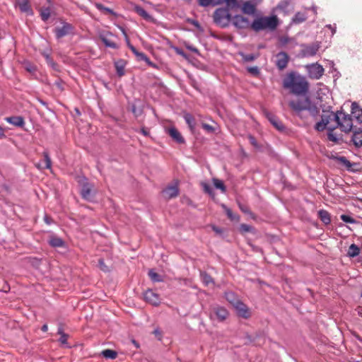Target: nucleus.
<instances>
[{
  "instance_id": "5fc2aeb1",
  "label": "nucleus",
  "mask_w": 362,
  "mask_h": 362,
  "mask_svg": "<svg viewBox=\"0 0 362 362\" xmlns=\"http://www.w3.org/2000/svg\"><path fill=\"white\" fill-rule=\"evenodd\" d=\"M248 139H249V141H250V144H251L254 147H255V148H258V147H259V146H258V144H257V141H256L255 138L253 136H252V135H249V136H248Z\"/></svg>"
},
{
  "instance_id": "423d86ee",
  "label": "nucleus",
  "mask_w": 362,
  "mask_h": 362,
  "mask_svg": "<svg viewBox=\"0 0 362 362\" xmlns=\"http://www.w3.org/2000/svg\"><path fill=\"white\" fill-rule=\"evenodd\" d=\"M309 77L313 79H320L324 74L325 69L322 65L314 63L306 66Z\"/></svg>"
},
{
  "instance_id": "864d4df0",
  "label": "nucleus",
  "mask_w": 362,
  "mask_h": 362,
  "mask_svg": "<svg viewBox=\"0 0 362 362\" xmlns=\"http://www.w3.org/2000/svg\"><path fill=\"white\" fill-rule=\"evenodd\" d=\"M332 131L333 130H331L330 129H329V132L327 134V136H328V139L329 141H334L336 142L338 139L337 138V136L332 133Z\"/></svg>"
},
{
  "instance_id": "f03ea898",
  "label": "nucleus",
  "mask_w": 362,
  "mask_h": 362,
  "mask_svg": "<svg viewBox=\"0 0 362 362\" xmlns=\"http://www.w3.org/2000/svg\"><path fill=\"white\" fill-rule=\"evenodd\" d=\"M289 106L297 115L303 110H308L312 116H316L319 112L317 107L308 98L291 100Z\"/></svg>"
},
{
  "instance_id": "c756f323",
  "label": "nucleus",
  "mask_w": 362,
  "mask_h": 362,
  "mask_svg": "<svg viewBox=\"0 0 362 362\" xmlns=\"http://www.w3.org/2000/svg\"><path fill=\"white\" fill-rule=\"evenodd\" d=\"M117 74L119 76H122L124 74V66L125 63L123 60H119L115 63Z\"/></svg>"
},
{
  "instance_id": "9d476101",
  "label": "nucleus",
  "mask_w": 362,
  "mask_h": 362,
  "mask_svg": "<svg viewBox=\"0 0 362 362\" xmlns=\"http://www.w3.org/2000/svg\"><path fill=\"white\" fill-rule=\"evenodd\" d=\"M341 115V112L338 111L337 113H334L332 111L323 110V114L322 115L321 119L325 122L327 125H329L332 121H334L336 124Z\"/></svg>"
},
{
  "instance_id": "f8f14e48",
  "label": "nucleus",
  "mask_w": 362,
  "mask_h": 362,
  "mask_svg": "<svg viewBox=\"0 0 362 362\" xmlns=\"http://www.w3.org/2000/svg\"><path fill=\"white\" fill-rule=\"evenodd\" d=\"M232 21L234 26L239 29H244L250 25L248 19L240 15L235 16Z\"/></svg>"
},
{
  "instance_id": "338daca9",
  "label": "nucleus",
  "mask_w": 362,
  "mask_h": 362,
  "mask_svg": "<svg viewBox=\"0 0 362 362\" xmlns=\"http://www.w3.org/2000/svg\"><path fill=\"white\" fill-rule=\"evenodd\" d=\"M43 56L45 57V59H47V62L48 63L51 62L52 59H51V58H50V57H49V55L48 54L44 53Z\"/></svg>"
},
{
  "instance_id": "f3484780",
  "label": "nucleus",
  "mask_w": 362,
  "mask_h": 362,
  "mask_svg": "<svg viewBox=\"0 0 362 362\" xmlns=\"http://www.w3.org/2000/svg\"><path fill=\"white\" fill-rule=\"evenodd\" d=\"M351 115L360 123H362V108L356 103L351 105Z\"/></svg>"
},
{
  "instance_id": "052dcab7",
  "label": "nucleus",
  "mask_w": 362,
  "mask_h": 362,
  "mask_svg": "<svg viewBox=\"0 0 362 362\" xmlns=\"http://www.w3.org/2000/svg\"><path fill=\"white\" fill-rule=\"evenodd\" d=\"M326 28H329L332 31V35H333L336 33L337 28L335 25H332L329 24L326 25Z\"/></svg>"
},
{
  "instance_id": "37998d69",
  "label": "nucleus",
  "mask_w": 362,
  "mask_h": 362,
  "mask_svg": "<svg viewBox=\"0 0 362 362\" xmlns=\"http://www.w3.org/2000/svg\"><path fill=\"white\" fill-rule=\"evenodd\" d=\"M327 127V124L321 119V121L316 123L315 128L318 132H322Z\"/></svg>"
},
{
  "instance_id": "a878e982",
  "label": "nucleus",
  "mask_w": 362,
  "mask_h": 362,
  "mask_svg": "<svg viewBox=\"0 0 362 362\" xmlns=\"http://www.w3.org/2000/svg\"><path fill=\"white\" fill-rule=\"evenodd\" d=\"M57 334L60 335L59 341L61 343V344L64 345L66 347H69L67 341L69 335L64 332L63 328L62 327H59L58 328Z\"/></svg>"
},
{
  "instance_id": "3c124183",
  "label": "nucleus",
  "mask_w": 362,
  "mask_h": 362,
  "mask_svg": "<svg viewBox=\"0 0 362 362\" xmlns=\"http://www.w3.org/2000/svg\"><path fill=\"white\" fill-rule=\"evenodd\" d=\"M174 50L175 52V53L182 57H184L185 59H187V55L186 54V53L182 50L180 48H178V47H175L174 48Z\"/></svg>"
},
{
  "instance_id": "6ab92c4d",
  "label": "nucleus",
  "mask_w": 362,
  "mask_h": 362,
  "mask_svg": "<svg viewBox=\"0 0 362 362\" xmlns=\"http://www.w3.org/2000/svg\"><path fill=\"white\" fill-rule=\"evenodd\" d=\"M354 146L357 148L362 146V129H358L354 132L351 139Z\"/></svg>"
},
{
  "instance_id": "aec40b11",
  "label": "nucleus",
  "mask_w": 362,
  "mask_h": 362,
  "mask_svg": "<svg viewBox=\"0 0 362 362\" xmlns=\"http://www.w3.org/2000/svg\"><path fill=\"white\" fill-rule=\"evenodd\" d=\"M5 119L7 122L16 127H22L25 124L24 119L21 116L9 117Z\"/></svg>"
},
{
  "instance_id": "2f4dec72",
  "label": "nucleus",
  "mask_w": 362,
  "mask_h": 362,
  "mask_svg": "<svg viewBox=\"0 0 362 362\" xmlns=\"http://www.w3.org/2000/svg\"><path fill=\"white\" fill-rule=\"evenodd\" d=\"M129 49L141 60H143L144 62H149V58L144 53L138 52L137 49L132 45H129Z\"/></svg>"
},
{
  "instance_id": "c9c22d12",
  "label": "nucleus",
  "mask_w": 362,
  "mask_h": 362,
  "mask_svg": "<svg viewBox=\"0 0 362 362\" xmlns=\"http://www.w3.org/2000/svg\"><path fill=\"white\" fill-rule=\"evenodd\" d=\"M340 218L345 223H355V224H357L362 227V223L356 221L355 219H354L352 217H351L349 215L342 214V215H341Z\"/></svg>"
},
{
  "instance_id": "774afa93",
  "label": "nucleus",
  "mask_w": 362,
  "mask_h": 362,
  "mask_svg": "<svg viewBox=\"0 0 362 362\" xmlns=\"http://www.w3.org/2000/svg\"><path fill=\"white\" fill-rule=\"evenodd\" d=\"M141 132L144 135V136H148L149 134V132L145 129V128H142L141 129Z\"/></svg>"
},
{
  "instance_id": "72a5a7b5",
  "label": "nucleus",
  "mask_w": 362,
  "mask_h": 362,
  "mask_svg": "<svg viewBox=\"0 0 362 362\" xmlns=\"http://www.w3.org/2000/svg\"><path fill=\"white\" fill-rule=\"evenodd\" d=\"M101 355L105 358L115 359L117 356V353L112 349H105L101 352Z\"/></svg>"
},
{
  "instance_id": "dca6fc26",
  "label": "nucleus",
  "mask_w": 362,
  "mask_h": 362,
  "mask_svg": "<svg viewBox=\"0 0 362 362\" xmlns=\"http://www.w3.org/2000/svg\"><path fill=\"white\" fill-rule=\"evenodd\" d=\"M163 194L165 198L172 199L178 195L179 189L176 185L169 186L163 189Z\"/></svg>"
},
{
  "instance_id": "69168bd1",
  "label": "nucleus",
  "mask_w": 362,
  "mask_h": 362,
  "mask_svg": "<svg viewBox=\"0 0 362 362\" xmlns=\"http://www.w3.org/2000/svg\"><path fill=\"white\" fill-rule=\"evenodd\" d=\"M213 230L216 233H222V230L218 227H216V226H213Z\"/></svg>"
},
{
  "instance_id": "2eb2a0df",
  "label": "nucleus",
  "mask_w": 362,
  "mask_h": 362,
  "mask_svg": "<svg viewBox=\"0 0 362 362\" xmlns=\"http://www.w3.org/2000/svg\"><path fill=\"white\" fill-rule=\"evenodd\" d=\"M320 49V45L318 43L313 44L311 45L306 46L303 49V54L305 57H313L315 56Z\"/></svg>"
},
{
  "instance_id": "1a4fd4ad",
  "label": "nucleus",
  "mask_w": 362,
  "mask_h": 362,
  "mask_svg": "<svg viewBox=\"0 0 362 362\" xmlns=\"http://www.w3.org/2000/svg\"><path fill=\"white\" fill-rule=\"evenodd\" d=\"M81 185V194L82 197L86 200L90 199L91 197V190L93 185L87 182L86 178H83L80 180Z\"/></svg>"
},
{
  "instance_id": "8fccbe9b",
  "label": "nucleus",
  "mask_w": 362,
  "mask_h": 362,
  "mask_svg": "<svg viewBox=\"0 0 362 362\" xmlns=\"http://www.w3.org/2000/svg\"><path fill=\"white\" fill-rule=\"evenodd\" d=\"M202 186L205 192H206L209 194H212V188L209 185H208L206 182H203V183H202Z\"/></svg>"
},
{
  "instance_id": "7ed1b4c3",
  "label": "nucleus",
  "mask_w": 362,
  "mask_h": 362,
  "mask_svg": "<svg viewBox=\"0 0 362 362\" xmlns=\"http://www.w3.org/2000/svg\"><path fill=\"white\" fill-rule=\"evenodd\" d=\"M278 25V18L276 16H263L256 18L251 24V28L255 32L263 30H274Z\"/></svg>"
},
{
  "instance_id": "20e7f679",
  "label": "nucleus",
  "mask_w": 362,
  "mask_h": 362,
  "mask_svg": "<svg viewBox=\"0 0 362 362\" xmlns=\"http://www.w3.org/2000/svg\"><path fill=\"white\" fill-rule=\"evenodd\" d=\"M214 23L222 27H227L231 21V15L227 8H218L214 13Z\"/></svg>"
},
{
  "instance_id": "5701e85b",
  "label": "nucleus",
  "mask_w": 362,
  "mask_h": 362,
  "mask_svg": "<svg viewBox=\"0 0 362 362\" xmlns=\"http://www.w3.org/2000/svg\"><path fill=\"white\" fill-rule=\"evenodd\" d=\"M199 275H200L202 281L203 282V284L205 286H208L210 284H213V285L215 284L213 278L206 272L200 271Z\"/></svg>"
},
{
  "instance_id": "a19ab883",
  "label": "nucleus",
  "mask_w": 362,
  "mask_h": 362,
  "mask_svg": "<svg viewBox=\"0 0 362 362\" xmlns=\"http://www.w3.org/2000/svg\"><path fill=\"white\" fill-rule=\"evenodd\" d=\"M44 161H45V168L51 169L52 161L51 158L47 152H43Z\"/></svg>"
},
{
  "instance_id": "680f3d73",
  "label": "nucleus",
  "mask_w": 362,
  "mask_h": 362,
  "mask_svg": "<svg viewBox=\"0 0 362 362\" xmlns=\"http://www.w3.org/2000/svg\"><path fill=\"white\" fill-rule=\"evenodd\" d=\"M188 21L192 24L194 26H195L196 28H200V25L199 23H198V21H195V20H188Z\"/></svg>"
},
{
  "instance_id": "a211bd4d",
  "label": "nucleus",
  "mask_w": 362,
  "mask_h": 362,
  "mask_svg": "<svg viewBox=\"0 0 362 362\" xmlns=\"http://www.w3.org/2000/svg\"><path fill=\"white\" fill-rule=\"evenodd\" d=\"M168 133L176 142L179 144H183L185 142L184 138L176 128H169L168 129Z\"/></svg>"
},
{
  "instance_id": "bf43d9fd",
  "label": "nucleus",
  "mask_w": 362,
  "mask_h": 362,
  "mask_svg": "<svg viewBox=\"0 0 362 362\" xmlns=\"http://www.w3.org/2000/svg\"><path fill=\"white\" fill-rule=\"evenodd\" d=\"M132 110L136 117L139 116L141 113V111L140 110H138L134 105L132 106Z\"/></svg>"
},
{
  "instance_id": "412c9836",
  "label": "nucleus",
  "mask_w": 362,
  "mask_h": 362,
  "mask_svg": "<svg viewBox=\"0 0 362 362\" xmlns=\"http://www.w3.org/2000/svg\"><path fill=\"white\" fill-rule=\"evenodd\" d=\"M108 36H113L111 33H107L106 34L100 35V39L102 42L105 44V45L107 47L116 49L117 48V44L108 38Z\"/></svg>"
},
{
  "instance_id": "c85d7f7f",
  "label": "nucleus",
  "mask_w": 362,
  "mask_h": 362,
  "mask_svg": "<svg viewBox=\"0 0 362 362\" xmlns=\"http://www.w3.org/2000/svg\"><path fill=\"white\" fill-rule=\"evenodd\" d=\"M184 119L186 123L188 124L189 127L192 131H193L195 128L196 122L194 117L189 113H185L184 115Z\"/></svg>"
},
{
  "instance_id": "a18cd8bd",
  "label": "nucleus",
  "mask_w": 362,
  "mask_h": 362,
  "mask_svg": "<svg viewBox=\"0 0 362 362\" xmlns=\"http://www.w3.org/2000/svg\"><path fill=\"white\" fill-rule=\"evenodd\" d=\"M198 4L201 6L206 7L210 5H216L218 3H214V0H198Z\"/></svg>"
},
{
  "instance_id": "6e6552de",
  "label": "nucleus",
  "mask_w": 362,
  "mask_h": 362,
  "mask_svg": "<svg viewBox=\"0 0 362 362\" xmlns=\"http://www.w3.org/2000/svg\"><path fill=\"white\" fill-rule=\"evenodd\" d=\"M234 308L236 310L237 315L244 319H248L251 316V313L249 308L244 304L242 301L236 302Z\"/></svg>"
},
{
  "instance_id": "603ef678",
  "label": "nucleus",
  "mask_w": 362,
  "mask_h": 362,
  "mask_svg": "<svg viewBox=\"0 0 362 362\" xmlns=\"http://www.w3.org/2000/svg\"><path fill=\"white\" fill-rule=\"evenodd\" d=\"M202 127L204 129H205L206 132L212 133L215 131V129L214 127L211 126L210 124L203 123Z\"/></svg>"
},
{
  "instance_id": "cd10ccee",
  "label": "nucleus",
  "mask_w": 362,
  "mask_h": 362,
  "mask_svg": "<svg viewBox=\"0 0 362 362\" xmlns=\"http://www.w3.org/2000/svg\"><path fill=\"white\" fill-rule=\"evenodd\" d=\"M318 216L320 220L326 225L329 224L331 222V218L329 214L325 210H320L318 211Z\"/></svg>"
},
{
  "instance_id": "0eeeda50",
  "label": "nucleus",
  "mask_w": 362,
  "mask_h": 362,
  "mask_svg": "<svg viewBox=\"0 0 362 362\" xmlns=\"http://www.w3.org/2000/svg\"><path fill=\"white\" fill-rule=\"evenodd\" d=\"M73 26L68 23L63 22L62 27H57L54 28V32L57 39H60L71 33Z\"/></svg>"
},
{
  "instance_id": "f257e3e1",
  "label": "nucleus",
  "mask_w": 362,
  "mask_h": 362,
  "mask_svg": "<svg viewBox=\"0 0 362 362\" xmlns=\"http://www.w3.org/2000/svg\"><path fill=\"white\" fill-rule=\"evenodd\" d=\"M283 86L296 95H305L309 89V84L306 78L296 72H291L284 78Z\"/></svg>"
},
{
  "instance_id": "7c9ffc66",
  "label": "nucleus",
  "mask_w": 362,
  "mask_h": 362,
  "mask_svg": "<svg viewBox=\"0 0 362 362\" xmlns=\"http://www.w3.org/2000/svg\"><path fill=\"white\" fill-rule=\"evenodd\" d=\"M360 253V248L355 244H351L348 250V255L350 257H355Z\"/></svg>"
},
{
  "instance_id": "bb28decb",
  "label": "nucleus",
  "mask_w": 362,
  "mask_h": 362,
  "mask_svg": "<svg viewBox=\"0 0 362 362\" xmlns=\"http://www.w3.org/2000/svg\"><path fill=\"white\" fill-rule=\"evenodd\" d=\"M242 10L247 14H253L255 12V5L250 1H246L243 4Z\"/></svg>"
},
{
  "instance_id": "39448f33",
  "label": "nucleus",
  "mask_w": 362,
  "mask_h": 362,
  "mask_svg": "<svg viewBox=\"0 0 362 362\" xmlns=\"http://www.w3.org/2000/svg\"><path fill=\"white\" fill-rule=\"evenodd\" d=\"M353 127L352 119L349 115H346L345 113L341 112V115L340 118L337 122V124L334 125H330L328 127V129L331 130H334L337 127H339L341 131L344 132H349L351 130Z\"/></svg>"
},
{
  "instance_id": "473e14b6",
  "label": "nucleus",
  "mask_w": 362,
  "mask_h": 362,
  "mask_svg": "<svg viewBox=\"0 0 362 362\" xmlns=\"http://www.w3.org/2000/svg\"><path fill=\"white\" fill-rule=\"evenodd\" d=\"M218 3H225L227 8L233 9L238 7V0H218Z\"/></svg>"
},
{
  "instance_id": "e2e57ef3",
  "label": "nucleus",
  "mask_w": 362,
  "mask_h": 362,
  "mask_svg": "<svg viewBox=\"0 0 362 362\" xmlns=\"http://www.w3.org/2000/svg\"><path fill=\"white\" fill-rule=\"evenodd\" d=\"M25 69L29 72H33L35 71V66L31 64H28V66H26Z\"/></svg>"
},
{
  "instance_id": "de8ad7c7",
  "label": "nucleus",
  "mask_w": 362,
  "mask_h": 362,
  "mask_svg": "<svg viewBox=\"0 0 362 362\" xmlns=\"http://www.w3.org/2000/svg\"><path fill=\"white\" fill-rule=\"evenodd\" d=\"M98 264H99V267L100 269L103 271V272H107L109 269H108V267L106 266V264H105V262L103 259H100L98 260Z\"/></svg>"
},
{
  "instance_id": "e433bc0d",
  "label": "nucleus",
  "mask_w": 362,
  "mask_h": 362,
  "mask_svg": "<svg viewBox=\"0 0 362 362\" xmlns=\"http://www.w3.org/2000/svg\"><path fill=\"white\" fill-rule=\"evenodd\" d=\"M51 12L49 7L42 8L40 9V16L43 21H47L50 17Z\"/></svg>"
},
{
  "instance_id": "49530a36",
  "label": "nucleus",
  "mask_w": 362,
  "mask_h": 362,
  "mask_svg": "<svg viewBox=\"0 0 362 362\" xmlns=\"http://www.w3.org/2000/svg\"><path fill=\"white\" fill-rule=\"evenodd\" d=\"M240 55L245 62H252L257 58V56L253 54H245L241 53Z\"/></svg>"
},
{
  "instance_id": "4d7b16f0",
  "label": "nucleus",
  "mask_w": 362,
  "mask_h": 362,
  "mask_svg": "<svg viewBox=\"0 0 362 362\" xmlns=\"http://www.w3.org/2000/svg\"><path fill=\"white\" fill-rule=\"evenodd\" d=\"M185 47L187 49L192 51V52H194L196 54H199V50L197 48L194 47V46L189 45V44H185Z\"/></svg>"
},
{
  "instance_id": "9b49d317",
  "label": "nucleus",
  "mask_w": 362,
  "mask_h": 362,
  "mask_svg": "<svg viewBox=\"0 0 362 362\" xmlns=\"http://www.w3.org/2000/svg\"><path fill=\"white\" fill-rule=\"evenodd\" d=\"M144 300L154 306H158L160 303L159 295L153 292L152 290H147L144 293Z\"/></svg>"
},
{
  "instance_id": "79ce46f5",
  "label": "nucleus",
  "mask_w": 362,
  "mask_h": 362,
  "mask_svg": "<svg viewBox=\"0 0 362 362\" xmlns=\"http://www.w3.org/2000/svg\"><path fill=\"white\" fill-rule=\"evenodd\" d=\"M95 7L99 10V11H105L108 13H110V14H113L115 15V12L110 8H107V7H105V6H103L102 4H100V3H97L95 4Z\"/></svg>"
},
{
  "instance_id": "6e6d98bb",
  "label": "nucleus",
  "mask_w": 362,
  "mask_h": 362,
  "mask_svg": "<svg viewBox=\"0 0 362 362\" xmlns=\"http://www.w3.org/2000/svg\"><path fill=\"white\" fill-rule=\"evenodd\" d=\"M247 71L253 75H257L259 73V69L257 66L249 67Z\"/></svg>"
},
{
  "instance_id": "4468645a",
  "label": "nucleus",
  "mask_w": 362,
  "mask_h": 362,
  "mask_svg": "<svg viewBox=\"0 0 362 362\" xmlns=\"http://www.w3.org/2000/svg\"><path fill=\"white\" fill-rule=\"evenodd\" d=\"M17 4L21 12L25 13L28 16L33 14L29 0H18Z\"/></svg>"
},
{
  "instance_id": "b1692460",
  "label": "nucleus",
  "mask_w": 362,
  "mask_h": 362,
  "mask_svg": "<svg viewBox=\"0 0 362 362\" xmlns=\"http://www.w3.org/2000/svg\"><path fill=\"white\" fill-rule=\"evenodd\" d=\"M49 243L54 247H62L64 245V240L61 238L54 235L50 237Z\"/></svg>"
},
{
  "instance_id": "4c0bfd02",
  "label": "nucleus",
  "mask_w": 362,
  "mask_h": 362,
  "mask_svg": "<svg viewBox=\"0 0 362 362\" xmlns=\"http://www.w3.org/2000/svg\"><path fill=\"white\" fill-rule=\"evenodd\" d=\"M148 276H149L150 279L153 282H161V281H163L162 276L160 274H158V273L155 272L153 270H150L148 272Z\"/></svg>"
},
{
  "instance_id": "ddd939ff",
  "label": "nucleus",
  "mask_w": 362,
  "mask_h": 362,
  "mask_svg": "<svg viewBox=\"0 0 362 362\" xmlns=\"http://www.w3.org/2000/svg\"><path fill=\"white\" fill-rule=\"evenodd\" d=\"M276 65L280 69H285L288 62V56L286 52H281L276 54Z\"/></svg>"
},
{
  "instance_id": "ea45409f",
  "label": "nucleus",
  "mask_w": 362,
  "mask_h": 362,
  "mask_svg": "<svg viewBox=\"0 0 362 362\" xmlns=\"http://www.w3.org/2000/svg\"><path fill=\"white\" fill-rule=\"evenodd\" d=\"M305 20H306L305 15L304 13H302L300 12H298L297 13H296V15L294 16V17L293 18V22H295L296 23H302V22L305 21Z\"/></svg>"
},
{
  "instance_id": "13d9d810",
  "label": "nucleus",
  "mask_w": 362,
  "mask_h": 362,
  "mask_svg": "<svg viewBox=\"0 0 362 362\" xmlns=\"http://www.w3.org/2000/svg\"><path fill=\"white\" fill-rule=\"evenodd\" d=\"M240 228L245 232H250L252 229L251 226L246 225V224H242Z\"/></svg>"
},
{
  "instance_id": "09e8293b",
  "label": "nucleus",
  "mask_w": 362,
  "mask_h": 362,
  "mask_svg": "<svg viewBox=\"0 0 362 362\" xmlns=\"http://www.w3.org/2000/svg\"><path fill=\"white\" fill-rule=\"evenodd\" d=\"M270 122L276 127V129L281 130L284 129V126L281 123H278L275 118H269Z\"/></svg>"
},
{
  "instance_id": "4be33fe9",
  "label": "nucleus",
  "mask_w": 362,
  "mask_h": 362,
  "mask_svg": "<svg viewBox=\"0 0 362 362\" xmlns=\"http://www.w3.org/2000/svg\"><path fill=\"white\" fill-rule=\"evenodd\" d=\"M214 313L216 317L221 321L226 320L228 316V310L223 307H217L214 308Z\"/></svg>"
},
{
  "instance_id": "c03bdc74",
  "label": "nucleus",
  "mask_w": 362,
  "mask_h": 362,
  "mask_svg": "<svg viewBox=\"0 0 362 362\" xmlns=\"http://www.w3.org/2000/svg\"><path fill=\"white\" fill-rule=\"evenodd\" d=\"M338 161L339 163L342 164L343 165L346 166L347 168H349L352 166V164L351 162L346 159L344 156H341L337 158Z\"/></svg>"
},
{
  "instance_id": "0e129e2a",
  "label": "nucleus",
  "mask_w": 362,
  "mask_h": 362,
  "mask_svg": "<svg viewBox=\"0 0 362 362\" xmlns=\"http://www.w3.org/2000/svg\"><path fill=\"white\" fill-rule=\"evenodd\" d=\"M6 135L4 129L0 126V139L5 138Z\"/></svg>"
},
{
  "instance_id": "f704fd0d",
  "label": "nucleus",
  "mask_w": 362,
  "mask_h": 362,
  "mask_svg": "<svg viewBox=\"0 0 362 362\" xmlns=\"http://www.w3.org/2000/svg\"><path fill=\"white\" fill-rule=\"evenodd\" d=\"M225 296L226 300L233 305L234 307L235 305L236 302H239L240 300H238L235 295L233 292H226L225 293Z\"/></svg>"
},
{
  "instance_id": "393cba45",
  "label": "nucleus",
  "mask_w": 362,
  "mask_h": 362,
  "mask_svg": "<svg viewBox=\"0 0 362 362\" xmlns=\"http://www.w3.org/2000/svg\"><path fill=\"white\" fill-rule=\"evenodd\" d=\"M134 11L140 16H141L146 21H151V16L141 6L139 5H136L134 7Z\"/></svg>"
},
{
  "instance_id": "58836bf2",
  "label": "nucleus",
  "mask_w": 362,
  "mask_h": 362,
  "mask_svg": "<svg viewBox=\"0 0 362 362\" xmlns=\"http://www.w3.org/2000/svg\"><path fill=\"white\" fill-rule=\"evenodd\" d=\"M213 183L216 188L219 189L222 191V192H225L226 191V188L223 184V182L216 178L213 179Z\"/></svg>"
}]
</instances>
